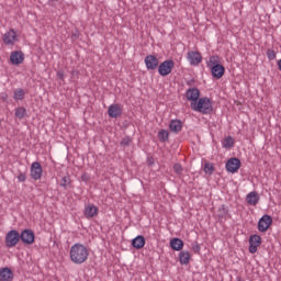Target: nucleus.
Returning <instances> with one entry per match:
<instances>
[{"instance_id": "obj_13", "label": "nucleus", "mask_w": 281, "mask_h": 281, "mask_svg": "<svg viewBox=\"0 0 281 281\" xmlns=\"http://www.w3.org/2000/svg\"><path fill=\"white\" fill-rule=\"evenodd\" d=\"M240 168V160L238 158H231L226 162V170L228 172H238Z\"/></svg>"}, {"instance_id": "obj_9", "label": "nucleus", "mask_w": 281, "mask_h": 281, "mask_svg": "<svg viewBox=\"0 0 281 281\" xmlns=\"http://www.w3.org/2000/svg\"><path fill=\"white\" fill-rule=\"evenodd\" d=\"M259 245H262V237H260L259 235H251L249 238L250 254H256V251H258Z\"/></svg>"}, {"instance_id": "obj_22", "label": "nucleus", "mask_w": 281, "mask_h": 281, "mask_svg": "<svg viewBox=\"0 0 281 281\" xmlns=\"http://www.w3.org/2000/svg\"><path fill=\"white\" fill-rule=\"evenodd\" d=\"M170 247L173 251H181V249H183V240L173 238L170 240Z\"/></svg>"}, {"instance_id": "obj_2", "label": "nucleus", "mask_w": 281, "mask_h": 281, "mask_svg": "<svg viewBox=\"0 0 281 281\" xmlns=\"http://www.w3.org/2000/svg\"><path fill=\"white\" fill-rule=\"evenodd\" d=\"M191 109L207 115V113H212V101L207 98H200L196 102H191Z\"/></svg>"}, {"instance_id": "obj_36", "label": "nucleus", "mask_w": 281, "mask_h": 281, "mask_svg": "<svg viewBox=\"0 0 281 281\" xmlns=\"http://www.w3.org/2000/svg\"><path fill=\"white\" fill-rule=\"evenodd\" d=\"M279 69L281 71V59L278 61Z\"/></svg>"}, {"instance_id": "obj_30", "label": "nucleus", "mask_w": 281, "mask_h": 281, "mask_svg": "<svg viewBox=\"0 0 281 281\" xmlns=\"http://www.w3.org/2000/svg\"><path fill=\"white\" fill-rule=\"evenodd\" d=\"M69 183H71V178H69V176H65L61 179L60 186L61 188H66L67 186H69Z\"/></svg>"}, {"instance_id": "obj_18", "label": "nucleus", "mask_w": 281, "mask_h": 281, "mask_svg": "<svg viewBox=\"0 0 281 281\" xmlns=\"http://www.w3.org/2000/svg\"><path fill=\"white\" fill-rule=\"evenodd\" d=\"M14 280V273L10 268H2L0 270V281H12Z\"/></svg>"}, {"instance_id": "obj_35", "label": "nucleus", "mask_w": 281, "mask_h": 281, "mask_svg": "<svg viewBox=\"0 0 281 281\" xmlns=\"http://www.w3.org/2000/svg\"><path fill=\"white\" fill-rule=\"evenodd\" d=\"M57 77L59 78V80H65V72H63V71H58L57 72Z\"/></svg>"}, {"instance_id": "obj_23", "label": "nucleus", "mask_w": 281, "mask_h": 281, "mask_svg": "<svg viewBox=\"0 0 281 281\" xmlns=\"http://www.w3.org/2000/svg\"><path fill=\"white\" fill-rule=\"evenodd\" d=\"M209 68L216 67L221 65V57L218 55H213L209 58V61L206 63Z\"/></svg>"}, {"instance_id": "obj_19", "label": "nucleus", "mask_w": 281, "mask_h": 281, "mask_svg": "<svg viewBox=\"0 0 281 281\" xmlns=\"http://www.w3.org/2000/svg\"><path fill=\"white\" fill-rule=\"evenodd\" d=\"M146 245V238L144 236L138 235L132 240V246L134 249H144V246Z\"/></svg>"}, {"instance_id": "obj_29", "label": "nucleus", "mask_w": 281, "mask_h": 281, "mask_svg": "<svg viewBox=\"0 0 281 281\" xmlns=\"http://www.w3.org/2000/svg\"><path fill=\"white\" fill-rule=\"evenodd\" d=\"M158 138H159L160 142H166L168 139V131L161 130L158 133Z\"/></svg>"}, {"instance_id": "obj_1", "label": "nucleus", "mask_w": 281, "mask_h": 281, "mask_svg": "<svg viewBox=\"0 0 281 281\" xmlns=\"http://www.w3.org/2000/svg\"><path fill=\"white\" fill-rule=\"evenodd\" d=\"M69 256L74 265H85V262L89 260V248L80 243H77L70 247Z\"/></svg>"}, {"instance_id": "obj_21", "label": "nucleus", "mask_w": 281, "mask_h": 281, "mask_svg": "<svg viewBox=\"0 0 281 281\" xmlns=\"http://www.w3.org/2000/svg\"><path fill=\"white\" fill-rule=\"evenodd\" d=\"M172 133H179L183 128V123L180 120H172L169 125Z\"/></svg>"}, {"instance_id": "obj_17", "label": "nucleus", "mask_w": 281, "mask_h": 281, "mask_svg": "<svg viewBox=\"0 0 281 281\" xmlns=\"http://www.w3.org/2000/svg\"><path fill=\"white\" fill-rule=\"evenodd\" d=\"M213 78L221 80L222 76H225V67L223 65L213 66L210 68Z\"/></svg>"}, {"instance_id": "obj_12", "label": "nucleus", "mask_w": 281, "mask_h": 281, "mask_svg": "<svg viewBox=\"0 0 281 281\" xmlns=\"http://www.w3.org/2000/svg\"><path fill=\"white\" fill-rule=\"evenodd\" d=\"M25 60V55L21 50H15L11 53L10 63L12 65H21Z\"/></svg>"}, {"instance_id": "obj_10", "label": "nucleus", "mask_w": 281, "mask_h": 281, "mask_svg": "<svg viewBox=\"0 0 281 281\" xmlns=\"http://www.w3.org/2000/svg\"><path fill=\"white\" fill-rule=\"evenodd\" d=\"M271 223H273V218L269 215H263L258 222L259 232H267L271 227Z\"/></svg>"}, {"instance_id": "obj_6", "label": "nucleus", "mask_w": 281, "mask_h": 281, "mask_svg": "<svg viewBox=\"0 0 281 281\" xmlns=\"http://www.w3.org/2000/svg\"><path fill=\"white\" fill-rule=\"evenodd\" d=\"M19 240H21L19 231H10L5 236V246L9 248L16 247V245H19Z\"/></svg>"}, {"instance_id": "obj_5", "label": "nucleus", "mask_w": 281, "mask_h": 281, "mask_svg": "<svg viewBox=\"0 0 281 281\" xmlns=\"http://www.w3.org/2000/svg\"><path fill=\"white\" fill-rule=\"evenodd\" d=\"M2 41H3L4 45L12 46V45L19 43V34H16V31H14V29H10L9 31H7L3 34Z\"/></svg>"}, {"instance_id": "obj_11", "label": "nucleus", "mask_w": 281, "mask_h": 281, "mask_svg": "<svg viewBox=\"0 0 281 281\" xmlns=\"http://www.w3.org/2000/svg\"><path fill=\"white\" fill-rule=\"evenodd\" d=\"M145 65L147 69L154 71V69L159 67V59L155 55H147L145 57Z\"/></svg>"}, {"instance_id": "obj_26", "label": "nucleus", "mask_w": 281, "mask_h": 281, "mask_svg": "<svg viewBox=\"0 0 281 281\" xmlns=\"http://www.w3.org/2000/svg\"><path fill=\"white\" fill-rule=\"evenodd\" d=\"M233 146H234V138H232V136H228L223 140L224 148H233Z\"/></svg>"}, {"instance_id": "obj_31", "label": "nucleus", "mask_w": 281, "mask_h": 281, "mask_svg": "<svg viewBox=\"0 0 281 281\" xmlns=\"http://www.w3.org/2000/svg\"><path fill=\"white\" fill-rule=\"evenodd\" d=\"M173 171L176 172V175H182L183 173V167L181 166V164H175L173 165Z\"/></svg>"}, {"instance_id": "obj_7", "label": "nucleus", "mask_w": 281, "mask_h": 281, "mask_svg": "<svg viewBox=\"0 0 281 281\" xmlns=\"http://www.w3.org/2000/svg\"><path fill=\"white\" fill-rule=\"evenodd\" d=\"M43 177V166H41V162L35 161L31 165V178L34 181L41 180Z\"/></svg>"}, {"instance_id": "obj_32", "label": "nucleus", "mask_w": 281, "mask_h": 281, "mask_svg": "<svg viewBox=\"0 0 281 281\" xmlns=\"http://www.w3.org/2000/svg\"><path fill=\"white\" fill-rule=\"evenodd\" d=\"M26 179H27V176H25L24 172L19 173V176H18V181H20V183L25 182Z\"/></svg>"}, {"instance_id": "obj_25", "label": "nucleus", "mask_w": 281, "mask_h": 281, "mask_svg": "<svg viewBox=\"0 0 281 281\" xmlns=\"http://www.w3.org/2000/svg\"><path fill=\"white\" fill-rule=\"evenodd\" d=\"M25 98V90L22 88H18L13 92V99L19 102V100H23Z\"/></svg>"}, {"instance_id": "obj_20", "label": "nucleus", "mask_w": 281, "mask_h": 281, "mask_svg": "<svg viewBox=\"0 0 281 281\" xmlns=\"http://www.w3.org/2000/svg\"><path fill=\"white\" fill-rule=\"evenodd\" d=\"M246 201H247L248 205L256 206L260 202V195H258L256 192L252 191L247 194Z\"/></svg>"}, {"instance_id": "obj_28", "label": "nucleus", "mask_w": 281, "mask_h": 281, "mask_svg": "<svg viewBox=\"0 0 281 281\" xmlns=\"http://www.w3.org/2000/svg\"><path fill=\"white\" fill-rule=\"evenodd\" d=\"M204 172L206 175H212V172H214V165H212L211 162H205L204 164Z\"/></svg>"}, {"instance_id": "obj_14", "label": "nucleus", "mask_w": 281, "mask_h": 281, "mask_svg": "<svg viewBox=\"0 0 281 281\" xmlns=\"http://www.w3.org/2000/svg\"><path fill=\"white\" fill-rule=\"evenodd\" d=\"M201 97V92L196 88H191L187 90L186 98L189 100V102H196L199 98Z\"/></svg>"}, {"instance_id": "obj_24", "label": "nucleus", "mask_w": 281, "mask_h": 281, "mask_svg": "<svg viewBox=\"0 0 281 281\" xmlns=\"http://www.w3.org/2000/svg\"><path fill=\"white\" fill-rule=\"evenodd\" d=\"M179 260L181 265H190V252L189 251H181L179 254Z\"/></svg>"}, {"instance_id": "obj_8", "label": "nucleus", "mask_w": 281, "mask_h": 281, "mask_svg": "<svg viewBox=\"0 0 281 281\" xmlns=\"http://www.w3.org/2000/svg\"><path fill=\"white\" fill-rule=\"evenodd\" d=\"M20 240H22L24 245H34L35 235L32 229H24L20 235Z\"/></svg>"}, {"instance_id": "obj_27", "label": "nucleus", "mask_w": 281, "mask_h": 281, "mask_svg": "<svg viewBox=\"0 0 281 281\" xmlns=\"http://www.w3.org/2000/svg\"><path fill=\"white\" fill-rule=\"evenodd\" d=\"M25 113H26L25 108L15 109V117H18L19 120H23V117H25Z\"/></svg>"}, {"instance_id": "obj_3", "label": "nucleus", "mask_w": 281, "mask_h": 281, "mask_svg": "<svg viewBox=\"0 0 281 281\" xmlns=\"http://www.w3.org/2000/svg\"><path fill=\"white\" fill-rule=\"evenodd\" d=\"M173 69H175V60L168 59V60L162 61L158 66V74H159V76H162V77L170 76V74H172Z\"/></svg>"}, {"instance_id": "obj_4", "label": "nucleus", "mask_w": 281, "mask_h": 281, "mask_svg": "<svg viewBox=\"0 0 281 281\" xmlns=\"http://www.w3.org/2000/svg\"><path fill=\"white\" fill-rule=\"evenodd\" d=\"M187 60L192 67H199L203 63V55L196 50H190L187 54Z\"/></svg>"}, {"instance_id": "obj_16", "label": "nucleus", "mask_w": 281, "mask_h": 281, "mask_svg": "<svg viewBox=\"0 0 281 281\" xmlns=\"http://www.w3.org/2000/svg\"><path fill=\"white\" fill-rule=\"evenodd\" d=\"M99 209L98 206L93 205V204H88L85 207L83 214L86 216V218H93L98 215Z\"/></svg>"}, {"instance_id": "obj_34", "label": "nucleus", "mask_w": 281, "mask_h": 281, "mask_svg": "<svg viewBox=\"0 0 281 281\" xmlns=\"http://www.w3.org/2000/svg\"><path fill=\"white\" fill-rule=\"evenodd\" d=\"M131 137H125L121 142V146H128L131 144Z\"/></svg>"}, {"instance_id": "obj_15", "label": "nucleus", "mask_w": 281, "mask_h": 281, "mask_svg": "<svg viewBox=\"0 0 281 281\" xmlns=\"http://www.w3.org/2000/svg\"><path fill=\"white\" fill-rule=\"evenodd\" d=\"M108 115L114 119L120 117V115H122V105L111 104L108 109Z\"/></svg>"}, {"instance_id": "obj_33", "label": "nucleus", "mask_w": 281, "mask_h": 281, "mask_svg": "<svg viewBox=\"0 0 281 281\" xmlns=\"http://www.w3.org/2000/svg\"><path fill=\"white\" fill-rule=\"evenodd\" d=\"M267 56H268L269 60H274L276 52L269 49L268 53H267Z\"/></svg>"}]
</instances>
